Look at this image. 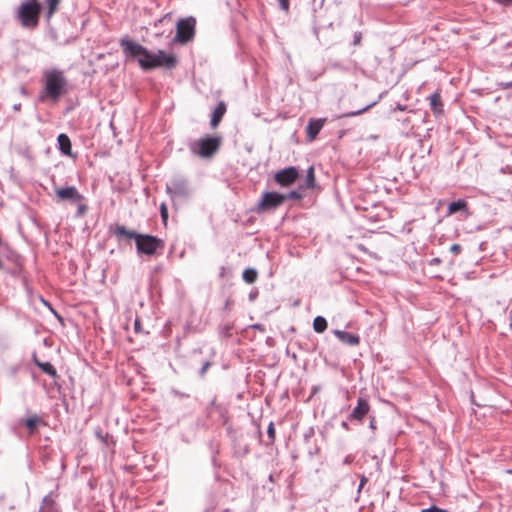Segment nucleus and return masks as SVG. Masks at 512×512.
I'll return each instance as SVG.
<instances>
[{
  "instance_id": "nucleus-27",
  "label": "nucleus",
  "mask_w": 512,
  "mask_h": 512,
  "mask_svg": "<svg viewBox=\"0 0 512 512\" xmlns=\"http://www.w3.org/2000/svg\"><path fill=\"white\" fill-rule=\"evenodd\" d=\"M268 437L273 440L275 438V428L274 424L270 423L267 429Z\"/></svg>"
},
{
  "instance_id": "nucleus-32",
  "label": "nucleus",
  "mask_w": 512,
  "mask_h": 512,
  "mask_svg": "<svg viewBox=\"0 0 512 512\" xmlns=\"http://www.w3.org/2000/svg\"><path fill=\"white\" fill-rule=\"evenodd\" d=\"M291 198V199H300L301 198V195L296 192V191H291L287 196L286 198Z\"/></svg>"
},
{
  "instance_id": "nucleus-21",
  "label": "nucleus",
  "mask_w": 512,
  "mask_h": 512,
  "mask_svg": "<svg viewBox=\"0 0 512 512\" xmlns=\"http://www.w3.org/2000/svg\"><path fill=\"white\" fill-rule=\"evenodd\" d=\"M243 279L245 282L251 284L257 279V272L254 269L248 268L243 272Z\"/></svg>"
},
{
  "instance_id": "nucleus-25",
  "label": "nucleus",
  "mask_w": 512,
  "mask_h": 512,
  "mask_svg": "<svg viewBox=\"0 0 512 512\" xmlns=\"http://www.w3.org/2000/svg\"><path fill=\"white\" fill-rule=\"evenodd\" d=\"M38 423H39V418L37 416H33L26 420L25 425L32 432Z\"/></svg>"
},
{
  "instance_id": "nucleus-17",
  "label": "nucleus",
  "mask_w": 512,
  "mask_h": 512,
  "mask_svg": "<svg viewBox=\"0 0 512 512\" xmlns=\"http://www.w3.org/2000/svg\"><path fill=\"white\" fill-rule=\"evenodd\" d=\"M114 234L116 236H123L129 239H134L136 241V238L139 233L127 230L124 226H117L114 230Z\"/></svg>"
},
{
  "instance_id": "nucleus-30",
  "label": "nucleus",
  "mask_w": 512,
  "mask_h": 512,
  "mask_svg": "<svg viewBox=\"0 0 512 512\" xmlns=\"http://www.w3.org/2000/svg\"><path fill=\"white\" fill-rule=\"evenodd\" d=\"M461 246L459 244H453L451 247H450V251L454 254H459L461 252Z\"/></svg>"
},
{
  "instance_id": "nucleus-12",
  "label": "nucleus",
  "mask_w": 512,
  "mask_h": 512,
  "mask_svg": "<svg viewBox=\"0 0 512 512\" xmlns=\"http://www.w3.org/2000/svg\"><path fill=\"white\" fill-rule=\"evenodd\" d=\"M325 123V119L310 120L307 126V135L310 141H313Z\"/></svg>"
},
{
  "instance_id": "nucleus-15",
  "label": "nucleus",
  "mask_w": 512,
  "mask_h": 512,
  "mask_svg": "<svg viewBox=\"0 0 512 512\" xmlns=\"http://www.w3.org/2000/svg\"><path fill=\"white\" fill-rule=\"evenodd\" d=\"M58 144L60 151L68 156H71V141L66 134H60L58 136Z\"/></svg>"
},
{
  "instance_id": "nucleus-9",
  "label": "nucleus",
  "mask_w": 512,
  "mask_h": 512,
  "mask_svg": "<svg viewBox=\"0 0 512 512\" xmlns=\"http://www.w3.org/2000/svg\"><path fill=\"white\" fill-rule=\"evenodd\" d=\"M167 193L174 196H186L189 194L187 181L182 177H176L166 186Z\"/></svg>"
},
{
  "instance_id": "nucleus-34",
  "label": "nucleus",
  "mask_w": 512,
  "mask_h": 512,
  "mask_svg": "<svg viewBox=\"0 0 512 512\" xmlns=\"http://www.w3.org/2000/svg\"><path fill=\"white\" fill-rule=\"evenodd\" d=\"M366 482H367V478L365 476H362L361 480H360L359 490L363 488V486L365 485Z\"/></svg>"
},
{
  "instance_id": "nucleus-37",
  "label": "nucleus",
  "mask_w": 512,
  "mask_h": 512,
  "mask_svg": "<svg viewBox=\"0 0 512 512\" xmlns=\"http://www.w3.org/2000/svg\"><path fill=\"white\" fill-rule=\"evenodd\" d=\"M500 2H503V3H506V2H509L510 0H499Z\"/></svg>"
},
{
  "instance_id": "nucleus-35",
  "label": "nucleus",
  "mask_w": 512,
  "mask_h": 512,
  "mask_svg": "<svg viewBox=\"0 0 512 512\" xmlns=\"http://www.w3.org/2000/svg\"><path fill=\"white\" fill-rule=\"evenodd\" d=\"M20 109H21V104L20 103H17V104L13 105V110L14 111H20Z\"/></svg>"
},
{
  "instance_id": "nucleus-29",
  "label": "nucleus",
  "mask_w": 512,
  "mask_h": 512,
  "mask_svg": "<svg viewBox=\"0 0 512 512\" xmlns=\"http://www.w3.org/2000/svg\"><path fill=\"white\" fill-rule=\"evenodd\" d=\"M421 512H446L444 509H441L437 506H431L429 508H426V509H422Z\"/></svg>"
},
{
  "instance_id": "nucleus-8",
  "label": "nucleus",
  "mask_w": 512,
  "mask_h": 512,
  "mask_svg": "<svg viewBox=\"0 0 512 512\" xmlns=\"http://www.w3.org/2000/svg\"><path fill=\"white\" fill-rule=\"evenodd\" d=\"M55 194L58 200L70 201L72 203H80L84 200V196L78 192L74 186L57 188Z\"/></svg>"
},
{
  "instance_id": "nucleus-23",
  "label": "nucleus",
  "mask_w": 512,
  "mask_h": 512,
  "mask_svg": "<svg viewBox=\"0 0 512 512\" xmlns=\"http://www.w3.org/2000/svg\"><path fill=\"white\" fill-rule=\"evenodd\" d=\"M375 105V102L365 106L364 108L362 109H359L357 111H352V112H348V113H345L342 115V117H354V116H358L364 112H366L367 110H369L371 107H373Z\"/></svg>"
},
{
  "instance_id": "nucleus-1",
  "label": "nucleus",
  "mask_w": 512,
  "mask_h": 512,
  "mask_svg": "<svg viewBox=\"0 0 512 512\" xmlns=\"http://www.w3.org/2000/svg\"><path fill=\"white\" fill-rule=\"evenodd\" d=\"M120 45L126 55L138 57V63L143 70H151L155 68H174L177 64V58L173 54H167L163 50H158L157 53H152L144 46L122 39Z\"/></svg>"
},
{
  "instance_id": "nucleus-3",
  "label": "nucleus",
  "mask_w": 512,
  "mask_h": 512,
  "mask_svg": "<svg viewBox=\"0 0 512 512\" xmlns=\"http://www.w3.org/2000/svg\"><path fill=\"white\" fill-rule=\"evenodd\" d=\"M41 5L38 0H24L17 10V18L25 28H35L39 22Z\"/></svg>"
},
{
  "instance_id": "nucleus-7",
  "label": "nucleus",
  "mask_w": 512,
  "mask_h": 512,
  "mask_svg": "<svg viewBox=\"0 0 512 512\" xmlns=\"http://www.w3.org/2000/svg\"><path fill=\"white\" fill-rule=\"evenodd\" d=\"M286 199L285 195L277 192H265L258 204L260 211L272 210L280 206Z\"/></svg>"
},
{
  "instance_id": "nucleus-26",
  "label": "nucleus",
  "mask_w": 512,
  "mask_h": 512,
  "mask_svg": "<svg viewBox=\"0 0 512 512\" xmlns=\"http://www.w3.org/2000/svg\"><path fill=\"white\" fill-rule=\"evenodd\" d=\"M76 204L78 205V211H77V214H78L79 216H81V215L85 214V213H86V211H87V206H86V204L84 203V200H83L82 202H80V203H76Z\"/></svg>"
},
{
  "instance_id": "nucleus-14",
  "label": "nucleus",
  "mask_w": 512,
  "mask_h": 512,
  "mask_svg": "<svg viewBox=\"0 0 512 512\" xmlns=\"http://www.w3.org/2000/svg\"><path fill=\"white\" fill-rule=\"evenodd\" d=\"M226 112V105L224 102H220L216 108L213 111L212 118H211V126L213 128H216L218 124L220 123L223 115Z\"/></svg>"
},
{
  "instance_id": "nucleus-38",
  "label": "nucleus",
  "mask_w": 512,
  "mask_h": 512,
  "mask_svg": "<svg viewBox=\"0 0 512 512\" xmlns=\"http://www.w3.org/2000/svg\"><path fill=\"white\" fill-rule=\"evenodd\" d=\"M510 316H511V327H512V311L510 312Z\"/></svg>"
},
{
  "instance_id": "nucleus-36",
  "label": "nucleus",
  "mask_w": 512,
  "mask_h": 512,
  "mask_svg": "<svg viewBox=\"0 0 512 512\" xmlns=\"http://www.w3.org/2000/svg\"><path fill=\"white\" fill-rule=\"evenodd\" d=\"M511 84L510 83H507V84H504L503 87L506 88V87H509Z\"/></svg>"
},
{
  "instance_id": "nucleus-5",
  "label": "nucleus",
  "mask_w": 512,
  "mask_h": 512,
  "mask_svg": "<svg viewBox=\"0 0 512 512\" xmlns=\"http://www.w3.org/2000/svg\"><path fill=\"white\" fill-rule=\"evenodd\" d=\"M135 243L138 253L149 256L154 255L158 249L163 247L161 239L148 234H138Z\"/></svg>"
},
{
  "instance_id": "nucleus-16",
  "label": "nucleus",
  "mask_w": 512,
  "mask_h": 512,
  "mask_svg": "<svg viewBox=\"0 0 512 512\" xmlns=\"http://www.w3.org/2000/svg\"><path fill=\"white\" fill-rule=\"evenodd\" d=\"M430 107L435 114H440L443 111V103L439 93H434L429 97Z\"/></svg>"
},
{
  "instance_id": "nucleus-2",
  "label": "nucleus",
  "mask_w": 512,
  "mask_h": 512,
  "mask_svg": "<svg viewBox=\"0 0 512 512\" xmlns=\"http://www.w3.org/2000/svg\"><path fill=\"white\" fill-rule=\"evenodd\" d=\"M66 79L62 71L51 69L44 72V91L40 100L49 98L56 102L65 93Z\"/></svg>"
},
{
  "instance_id": "nucleus-28",
  "label": "nucleus",
  "mask_w": 512,
  "mask_h": 512,
  "mask_svg": "<svg viewBox=\"0 0 512 512\" xmlns=\"http://www.w3.org/2000/svg\"><path fill=\"white\" fill-rule=\"evenodd\" d=\"M160 213H161V217L164 221L167 220L168 218V210H167V207L165 204H162L161 207H160Z\"/></svg>"
},
{
  "instance_id": "nucleus-6",
  "label": "nucleus",
  "mask_w": 512,
  "mask_h": 512,
  "mask_svg": "<svg viewBox=\"0 0 512 512\" xmlns=\"http://www.w3.org/2000/svg\"><path fill=\"white\" fill-rule=\"evenodd\" d=\"M196 20L193 17L180 19L176 25L175 41L179 43H186L190 41L195 34Z\"/></svg>"
},
{
  "instance_id": "nucleus-18",
  "label": "nucleus",
  "mask_w": 512,
  "mask_h": 512,
  "mask_svg": "<svg viewBox=\"0 0 512 512\" xmlns=\"http://www.w3.org/2000/svg\"><path fill=\"white\" fill-rule=\"evenodd\" d=\"M467 206V203L465 200H458L455 202H452L448 206V214L452 215L458 211L464 210Z\"/></svg>"
},
{
  "instance_id": "nucleus-4",
  "label": "nucleus",
  "mask_w": 512,
  "mask_h": 512,
  "mask_svg": "<svg viewBox=\"0 0 512 512\" xmlns=\"http://www.w3.org/2000/svg\"><path fill=\"white\" fill-rule=\"evenodd\" d=\"M220 146V138L207 137L190 143L191 152L203 158L211 157Z\"/></svg>"
},
{
  "instance_id": "nucleus-19",
  "label": "nucleus",
  "mask_w": 512,
  "mask_h": 512,
  "mask_svg": "<svg viewBox=\"0 0 512 512\" xmlns=\"http://www.w3.org/2000/svg\"><path fill=\"white\" fill-rule=\"evenodd\" d=\"M36 364H37V366L39 368H41V370L44 373H46V374H48V375H50L52 377H57V371H56V369L54 368V366L50 362L42 363V362L36 361Z\"/></svg>"
},
{
  "instance_id": "nucleus-24",
  "label": "nucleus",
  "mask_w": 512,
  "mask_h": 512,
  "mask_svg": "<svg viewBox=\"0 0 512 512\" xmlns=\"http://www.w3.org/2000/svg\"><path fill=\"white\" fill-rule=\"evenodd\" d=\"M46 2L48 3V6H49L48 18H50L57 10L60 0H46Z\"/></svg>"
},
{
  "instance_id": "nucleus-31",
  "label": "nucleus",
  "mask_w": 512,
  "mask_h": 512,
  "mask_svg": "<svg viewBox=\"0 0 512 512\" xmlns=\"http://www.w3.org/2000/svg\"><path fill=\"white\" fill-rule=\"evenodd\" d=\"M279 4H280V7L284 11H288V9H289V0H279Z\"/></svg>"
},
{
  "instance_id": "nucleus-10",
  "label": "nucleus",
  "mask_w": 512,
  "mask_h": 512,
  "mask_svg": "<svg viewBox=\"0 0 512 512\" xmlns=\"http://www.w3.org/2000/svg\"><path fill=\"white\" fill-rule=\"evenodd\" d=\"M298 178V170L296 167H287L275 174V181L281 186H289Z\"/></svg>"
},
{
  "instance_id": "nucleus-33",
  "label": "nucleus",
  "mask_w": 512,
  "mask_h": 512,
  "mask_svg": "<svg viewBox=\"0 0 512 512\" xmlns=\"http://www.w3.org/2000/svg\"><path fill=\"white\" fill-rule=\"evenodd\" d=\"M209 366H210V363H209V362H206V363L203 365V367H202V369H201V372H200V373H201V375H204V374L206 373V371L208 370Z\"/></svg>"
},
{
  "instance_id": "nucleus-20",
  "label": "nucleus",
  "mask_w": 512,
  "mask_h": 512,
  "mask_svg": "<svg viewBox=\"0 0 512 512\" xmlns=\"http://www.w3.org/2000/svg\"><path fill=\"white\" fill-rule=\"evenodd\" d=\"M313 328L317 333H322L327 328V321L324 317L317 316L313 321Z\"/></svg>"
},
{
  "instance_id": "nucleus-13",
  "label": "nucleus",
  "mask_w": 512,
  "mask_h": 512,
  "mask_svg": "<svg viewBox=\"0 0 512 512\" xmlns=\"http://www.w3.org/2000/svg\"><path fill=\"white\" fill-rule=\"evenodd\" d=\"M335 335L338 337L339 340L342 342L354 346L359 343V337L355 334L348 333L345 331L335 330Z\"/></svg>"
},
{
  "instance_id": "nucleus-22",
  "label": "nucleus",
  "mask_w": 512,
  "mask_h": 512,
  "mask_svg": "<svg viewBox=\"0 0 512 512\" xmlns=\"http://www.w3.org/2000/svg\"><path fill=\"white\" fill-rule=\"evenodd\" d=\"M305 185L307 188H314L315 187V174H314V168L310 167L307 170Z\"/></svg>"
},
{
  "instance_id": "nucleus-11",
  "label": "nucleus",
  "mask_w": 512,
  "mask_h": 512,
  "mask_svg": "<svg viewBox=\"0 0 512 512\" xmlns=\"http://www.w3.org/2000/svg\"><path fill=\"white\" fill-rule=\"evenodd\" d=\"M369 409L370 406L368 402L363 398H359L357 406L353 409L350 418L361 421L367 415Z\"/></svg>"
}]
</instances>
